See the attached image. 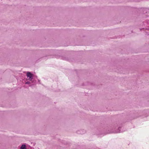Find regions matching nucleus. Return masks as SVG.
<instances>
[{
	"label": "nucleus",
	"mask_w": 149,
	"mask_h": 149,
	"mask_svg": "<svg viewBox=\"0 0 149 149\" xmlns=\"http://www.w3.org/2000/svg\"><path fill=\"white\" fill-rule=\"evenodd\" d=\"M112 130L109 132V133H120L121 132L120 129L121 127H118L117 124H115L112 125L111 127Z\"/></svg>",
	"instance_id": "obj_1"
},
{
	"label": "nucleus",
	"mask_w": 149,
	"mask_h": 149,
	"mask_svg": "<svg viewBox=\"0 0 149 149\" xmlns=\"http://www.w3.org/2000/svg\"><path fill=\"white\" fill-rule=\"evenodd\" d=\"M27 76L28 78L29 77V79L31 81L33 79V74L30 72H28L27 73Z\"/></svg>",
	"instance_id": "obj_2"
},
{
	"label": "nucleus",
	"mask_w": 149,
	"mask_h": 149,
	"mask_svg": "<svg viewBox=\"0 0 149 149\" xmlns=\"http://www.w3.org/2000/svg\"><path fill=\"white\" fill-rule=\"evenodd\" d=\"M20 149H26V145L25 144H22L20 147Z\"/></svg>",
	"instance_id": "obj_3"
},
{
	"label": "nucleus",
	"mask_w": 149,
	"mask_h": 149,
	"mask_svg": "<svg viewBox=\"0 0 149 149\" xmlns=\"http://www.w3.org/2000/svg\"><path fill=\"white\" fill-rule=\"evenodd\" d=\"M82 130H81L80 131H77V133L78 134H84L83 133L81 132L82 131Z\"/></svg>",
	"instance_id": "obj_4"
},
{
	"label": "nucleus",
	"mask_w": 149,
	"mask_h": 149,
	"mask_svg": "<svg viewBox=\"0 0 149 149\" xmlns=\"http://www.w3.org/2000/svg\"><path fill=\"white\" fill-rule=\"evenodd\" d=\"M62 58L63 60H68V59L67 58H66L65 57H62Z\"/></svg>",
	"instance_id": "obj_5"
},
{
	"label": "nucleus",
	"mask_w": 149,
	"mask_h": 149,
	"mask_svg": "<svg viewBox=\"0 0 149 149\" xmlns=\"http://www.w3.org/2000/svg\"><path fill=\"white\" fill-rule=\"evenodd\" d=\"M30 83V82H26L25 84H29Z\"/></svg>",
	"instance_id": "obj_6"
}]
</instances>
